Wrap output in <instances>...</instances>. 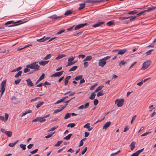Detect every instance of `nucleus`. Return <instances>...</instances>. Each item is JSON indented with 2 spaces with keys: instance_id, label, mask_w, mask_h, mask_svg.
<instances>
[{
  "instance_id": "obj_42",
  "label": "nucleus",
  "mask_w": 156,
  "mask_h": 156,
  "mask_svg": "<svg viewBox=\"0 0 156 156\" xmlns=\"http://www.w3.org/2000/svg\"><path fill=\"white\" fill-rule=\"evenodd\" d=\"M76 62L73 61L71 62H67V65L66 66V67H68V66H72L73 64H74Z\"/></svg>"
},
{
  "instance_id": "obj_58",
  "label": "nucleus",
  "mask_w": 156,
  "mask_h": 156,
  "mask_svg": "<svg viewBox=\"0 0 156 156\" xmlns=\"http://www.w3.org/2000/svg\"><path fill=\"white\" fill-rule=\"evenodd\" d=\"M8 117H9V115L7 113H5V121H7L8 120Z\"/></svg>"
},
{
  "instance_id": "obj_32",
  "label": "nucleus",
  "mask_w": 156,
  "mask_h": 156,
  "mask_svg": "<svg viewBox=\"0 0 156 156\" xmlns=\"http://www.w3.org/2000/svg\"><path fill=\"white\" fill-rule=\"evenodd\" d=\"M19 141V140H17L14 143H10L9 144L8 146L10 147H13Z\"/></svg>"
},
{
  "instance_id": "obj_36",
  "label": "nucleus",
  "mask_w": 156,
  "mask_h": 156,
  "mask_svg": "<svg viewBox=\"0 0 156 156\" xmlns=\"http://www.w3.org/2000/svg\"><path fill=\"white\" fill-rule=\"evenodd\" d=\"M77 67H77V66H73L71 68L69 69V72L74 71L75 70H76V69L77 68Z\"/></svg>"
},
{
  "instance_id": "obj_34",
  "label": "nucleus",
  "mask_w": 156,
  "mask_h": 156,
  "mask_svg": "<svg viewBox=\"0 0 156 156\" xmlns=\"http://www.w3.org/2000/svg\"><path fill=\"white\" fill-rule=\"evenodd\" d=\"M22 73V71H19L18 72V73L15 75V77L16 78L19 77V76H20L21 75Z\"/></svg>"
},
{
  "instance_id": "obj_37",
  "label": "nucleus",
  "mask_w": 156,
  "mask_h": 156,
  "mask_svg": "<svg viewBox=\"0 0 156 156\" xmlns=\"http://www.w3.org/2000/svg\"><path fill=\"white\" fill-rule=\"evenodd\" d=\"M63 142L62 140L58 141L57 143L55 145V147H58L60 146V144H62Z\"/></svg>"
},
{
  "instance_id": "obj_2",
  "label": "nucleus",
  "mask_w": 156,
  "mask_h": 156,
  "mask_svg": "<svg viewBox=\"0 0 156 156\" xmlns=\"http://www.w3.org/2000/svg\"><path fill=\"white\" fill-rule=\"evenodd\" d=\"M26 67L31 69H34V71H38L40 69V67L37 64V62H35L27 65Z\"/></svg>"
},
{
  "instance_id": "obj_24",
  "label": "nucleus",
  "mask_w": 156,
  "mask_h": 156,
  "mask_svg": "<svg viewBox=\"0 0 156 156\" xmlns=\"http://www.w3.org/2000/svg\"><path fill=\"white\" fill-rule=\"evenodd\" d=\"M66 56V55L65 54H61V55H59L57 57L55 58V59L58 60Z\"/></svg>"
},
{
  "instance_id": "obj_45",
  "label": "nucleus",
  "mask_w": 156,
  "mask_h": 156,
  "mask_svg": "<svg viewBox=\"0 0 156 156\" xmlns=\"http://www.w3.org/2000/svg\"><path fill=\"white\" fill-rule=\"evenodd\" d=\"M51 57V54H48L44 58V60H47L50 58Z\"/></svg>"
},
{
  "instance_id": "obj_33",
  "label": "nucleus",
  "mask_w": 156,
  "mask_h": 156,
  "mask_svg": "<svg viewBox=\"0 0 156 156\" xmlns=\"http://www.w3.org/2000/svg\"><path fill=\"white\" fill-rule=\"evenodd\" d=\"M137 16H136H136H131L128 17L129 19V20L130 21H133L134 20V19L135 18H136Z\"/></svg>"
},
{
  "instance_id": "obj_61",
  "label": "nucleus",
  "mask_w": 156,
  "mask_h": 156,
  "mask_svg": "<svg viewBox=\"0 0 156 156\" xmlns=\"http://www.w3.org/2000/svg\"><path fill=\"white\" fill-rule=\"evenodd\" d=\"M29 68H27V67L26 68H25L24 69V72L25 73H26L30 71V69H29Z\"/></svg>"
},
{
  "instance_id": "obj_12",
  "label": "nucleus",
  "mask_w": 156,
  "mask_h": 156,
  "mask_svg": "<svg viewBox=\"0 0 156 156\" xmlns=\"http://www.w3.org/2000/svg\"><path fill=\"white\" fill-rule=\"evenodd\" d=\"M62 17V16H57L56 15L54 14L53 15L49 16L48 17V18L51 19H57L61 18Z\"/></svg>"
},
{
  "instance_id": "obj_25",
  "label": "nucleus",
  "mask_w": 156,
  "mask_h": 156,
  "mask_svg": "<svg viewBox=\"0 0 156 156\" xmlns=\"http://www.w3.org/2000/svg\"><path fill=\"white\" fill-rule=\"evenodd\" d=\"M156 9V6H153L152 7H149L147 8V12L152 11Z\"/></svg>"
},
{
  "instance_id": "obj_52",
  "label": "nucleus",
  "mask_w": 156,
  "mask_h": 156,
  "mask_svg": "<svg viewBox=\"0 0 156 156\" xmlns=\"http://www.w3.org/2000/svg\"><path fill=\"white\" fill-rule=\"evenodd\" d=\"M111 58V56L108 55L105 57H104L102 59L105 61H106V60H108Z\"/></svg>"
},
{
  "instance_id": "obj_51",
  "label": "nucleus",
  "mask_w": 156,
  "mask_h": 156,
  "mask_svg": "<svg viewBox=\"0 0 156 156\" xmlns=\"http://www.w3.org/2000/svg\"><path fill=\"white\" fill-rule=\"evenodd\" d=\"M58 127V126H54V127H53L51 128V129H50L48 131H53L55 130V129H57Z\"/></svg>"
},
{
  "instance_id": "obj_9",
  "label": "nucleus",
  "mask_w": 156,
  "mask_h": 156,
  "mask_svg": "<svg viewBox=\"0 0 156 156\" xmlns=\"http://www.w3.org/2000/svg\"><path fill=\"white\" fill-rule=\"evenodd\" d=\"M106 61H105L102 58L99 60L98 65L99 66L103 67L106 64Z\"/></svg>"
},
{
  "instance_id": "obj_17",
  "label": "nucleus",
  "mask_w": 156,
  "mask_h": 156,
  "mask_svg": "<svg viewBox=\"0 0 156 156\" xmlns=\"http://www.w3.org/2000/svg\"><path fill=\"white\" fill-rule=\"evenodd\" d=\"M71 77V76H68L65 78L64 80V85L65 86H66L68 84L69 80L70 79Z\"/></svg>"
},
{
  "instance_id": "obj_22",
  "label": "nucleus",
  "mask_w": 156,
  "mask_h": 156,
  "mask_svg": "<svg viewBox=\"0 0 156 156\" xmlns=\"http://www.w3.org/2000/svg\"><path fill=\"white\" fill-rule=\"evenodd\" d=\"M84 2L89 3L92 4L96 3V0H87L84 1Z\"/></svg>"
},
{
  "instance_id": "obj_44",
  "label": "nucleus",
  "mask_w": 156,
  "mask_h": 156,
  "mask_svg": "<svg viewBox=\"0 0 156 156\" xmlns=\"http://www.w3.org/2000/svg\"><path fill=\"white\" fill-rule=\"evenodd\" d=\"M103 87V86H99L96 89V90H95V92H97L98 91L101 90L102 89V88Z\"/></svg>"
},
{
  "instance_id": "obj_20",
  "label": "nucleus",
  "mask_w": 156,
  "mask_h": 156,
  "mask_svg": "<svg viewBox=\"0 0 156 156\" xmlns=\"http://www.w3.org/2000/svg\"><path fill=\"white\" fill-rule=\"evenodd\" d=\"M136 142L134 141L132 142L130 145V149L131 151H133L135 147V144Z\"/></svg>"
},
{
  "instance_id": "obj_21",
  "label": "nucleus",
  "mask_w": 156,
  "mask_h": 156,
  "mask_svg": "<svg viewBox=\"0 0 156 156\" xmlns=\"http://www.w3.org/2000/svg\"><path fill=\"white\" fill-rule=\"evenodd\" d=\"M73 12L72 10H67L65 13L64 15L65 16H68L71 14Z\"/></svg>"
},
{
  "instance_id": "obj_30",
  "label": "nucleus",
  "mask_w": 156,
  "mask_h": 156,
  "mask_svg": "<svg viewBox=\"0 0 156 156\" xmlns=\"http://www.w3.org/2000/svg\"><path fill=\"white\" fill-rule=\"evenodd\" d=\"M82 75H79L75 77V80L76 81H78L79 80L81 79L82 78Z\"/></svg>"
},
{
  "instance_id": "obj_62",
  "label": "nucleus",
  "mask_w": 156,
  "mask_h": 156,
  "mask_svg": "<svg viewBox=\"0 0 156 156\" xmlns=\"http://www.w3.org/2000/svg\"><path fill=\"white\" fill-rule=\"evenodd\" d=\"M64 100V99H63L62 98L58 100V101H57L55 103V104H58L59 103H60V102H62Z\"/></svg>"
},
{
  "instance_id": "obj_64",
  "label": "nucleus",
  "mask_w": 156,
  "mask_h": 156,
  "mask_svg": "<svg viewBox=\"0 0 156 156\" xmlns=\"http://www.w3.org/2000/svg\"><path fill=\"white\" fill-rule=\"evenodd\" d=\"M89 105V102H87L86 103H85L84 105V108H87Z\"/></svg>"
},
{
  "instance_id": "obj_10",
  "label": "nucleus",
  "mask_w": 156,
  "mask_h": 156,
  "mask_svg": "<svg viewBox=\"0 0 156 156\" xmlns=\"http://www.w3.org/2000/svg\"><path fill=\"white\" fill-rule=\"evenodd\" d=\"M67 105V104H65L63 106H62L61 108H60L56 109H55L54 111V112H53L54 114L57 113L58 112H59L62 111L63 109Z\"/></svg>"
},
{
  "instance_id": "obj_13",
  "label": "nucleus",
  "mask_w": 156,
  "mask_h": 156,
  "mask_svg": "<svg viewBox=\"0 0 156 156\" xmlns=\"http://www.w3.org/2000/svg\"><path fill=\"white\" fill-rule=\"evenodd\" d=\"M49 38H50V37H47L45 38V37H43L40 39H37V41H38L39 42H44L45 41L47 40Z\"/></svg>"
},
{
  "instance_id": "obj_5",
  "label": "nucleus",
  "mask_w": 156,
  "mask_h": 156,
  "mask_svg": "<svg viewBox=\"0 0 156 156\" xmlns=\"http://www.w3.org/2000/svg\"><path fill=\"white\" fill-rule=\"evenodd\" d=\"M124 102V99L123 98L120 99H118L115 100V103L116 104L118 107H121L123 105Z\"/></svg>"
},
{
  "instance_id": "obj_31",
  "label": "nucleus",
  "mask_w": 156,
  "mask_h": 156,
  "mask_svg": "<svg viewBox=\"0 0 156 156\" xmlns=\"http://www.w3.org/2000/svg\"><path fill=\"white\" fill-rule=\"evenodd\" d=\"M72 135V134L71 133H70L67 136H66V137H64L63 139L67 140H69L70 139Z\"/></svg>"
},
{
  "instance_id": "obj_3",
  "label": "nucleus",
  "mask_w": 156,
  "mask_h": 156,
  "mask_svg": "<svg viewBox=\"0 0 156 156\" xmlns=\"http://www.w3.org/2000/svg\"><path fill=\"white\" fill-rule=\"evenodd\" d=\"M6 85V80H4L2 82L1 85V88L2 90L1 93L0 94L1 97L3 94V93L5 92V87Z\"/></svg>"
},
{
  "instance_id": "obj_40",
  "label": "nucleus",
  "mask_w": 156,
  "mask_h": 156,
  "mask_svg": "<svg viewBox=\"0 0 156 156\" xmlns=\"http://www.w3.org/2000/svg\"><path fill=\"white\" fill-rule=\"evenodd\" d=\"M44 102H39V103L37 104L36 105V107L37 108H38L40 107L42 105Z\"/></svg>"
},
{
  "instance_id": "obj_60",
  "label": "nucleus",
  "mask_w": 156,
  "mask_h": 156,
  "mask_svg": "<svg viewBox=\"0 0 156 156\" xmlns=\"http://www.w3.org/2000/svg\"><path fill=\"white\" fill-rule=\"evenodd\" d=\"M136 115H134V116L133 117L132 120L131 121V124H132L133 123V121L136 118Z\"/></svg>"
},
{
  "instance_id": "obj_39",
  "label": "nucleus",
  "mask_w": 156,
  "mask_h": 156,
  "mask_svg": "<svg viewBox=\"0 0 156 156\" xmlns=\"http://www.w3.org/2000/svg\"><path fill=\"white\" fill-rule=\"evenodd\" d=\"M22 68L21 66H20V67H18V68L12 70L11 71V72L12 73V72H14L19 71Z\"/></svg>"
},
{
  "instance_id": "obj_19",
  "label": "nucleus",
  "mask_w": 156,
  "mask_h": 156,
  "mask_svg": "<svg viewBox=\"0 0 156 156\" xmlns=\"http://www.w3.org/2000/svg\"><path fill=\"white\" fill-rule=\"evenodd\" d=\"M45 75L44 73H42L40 77H39V79L36 81L35 84H38L40 81L43 79Z\"/></svg>"
},
{
  "instance_id": "obj_11",
  "label": "nucleus",
  "mask_w": 156,
  "mask_h": 156,
  "mask_svg": "<svg viewBox=\"0 0 156 156\" xmlns=\"http://www.w3.org/2000/svg\"><path fill=\"white\" fill-rule=\"evenodd\" d=\"M63 71H61L58 72H57L55 73L52 75L51 76V77H59L61 76L62 74Z\"/></svg>"
},
{
  "instance_id": "obj_50",
  "label": "nucleus",
  "mask_w": 156,
  "mask_h": 156,
  "mask_svg": "<svg viewBox=\"0 0 156 156\" xmlns=\"http://www.w3.org/2000/svg\"><path fill=\"white\" fill-rule=\"evenodd\" d=\"M126 63V62H124L123 60H122L120 62L119 64V65L120 66H121L122 65H124Z\"/></svg>"
},
{
  "instance_id": "obj_41",
  "label": "nucleus",
  "mask_w": 156,
  "mask_h": 156,
  "mask_svg": "<svg viewBox=\"0 0 156 156\" xmlns=\"http://www.w3.org/2000/svg\"><path fill=\"white\" fill-rule=\"evenodd\" d=\"M71 114L67 113H66L64 117V119H66L69 118L71 117Z\"/></svg>"
},
{
  "instance_id": "obj_47",
  "label": "nucleus",
  "mask_w": 156,
  "mask_h": 156,
  "mask_svg": "<svg viewBox=\"0 0 156 156\" xmlns=\"http://www.w3.org/2000/svg\"><path fill=\"white\" fill-rule=\"evenodd\" d=\"M75 124L74 123H70L67 126L68 127H70L71 128H73L75 126Z\"/></svg>"
},
{
  "instance_id": "obj_43",
  "label": "nucleus",
  "mask_w": 156,
  "mask_h": 156,
  "mask_svg": "<svg viewBox=\"0 0 156 156\" xmlns=\"http://www.w3.org/2000/svg\"><path fill=\"white\" fill-rule=\"evenodd\" d=\"M104 94V93L103 92V91H101L97 93V97H99L100 96L103 95Z\"/></svg>"
},
{
  "instance_id": "obj_49",
  "label": "nucleus",
  "mask_w": 156,
  "mask_h": 156,
  "mask_svg": "<svg viewBox=\"0 0 156 156\" xmlns=\"http://www.w3.org/2000/svg\"><path fill=\"white\" fill-rule=\"evenodd\" d=\"M75 57H74L73 56H71V57H69L68 60V62H71L73 61Z\"/></svg>"
},
{
  "instance_id": "obj_59",
  "label": "nucleus",
  "mask_w": 156,
  "mask_h": 156,
  "mask_svg": "<svg viewBox=\"0 0 156 156\" xmlns=\"http://www.w3.org/2000/svg\"><path fill=\"white\" fill-rule=\"evenodd\" d=\"M144 148H143L141 149H140V150H139L138 151H136V152L138 154V155H139V154L140 153H141V152H142V151H143L144 150Z\"/></svg>"
},
{
  "instance_id": "obj_1",
  "label": "nucleus",
  "mask_w": 156,
  "mask_h": 156,
  "mask_svg": "<svg viewBox=\"0 0 156 156\" xmlns=\"http://www.w3.org/2000/svg\"><path fill=\"white\" fill-rule=\"evenodd\" d=\"M28 21H26L22 22V21L21 20H19L16 22H14L13 20H11L8 21L5 23V25H9L11 24H15L14 25H11L8 26L9 27H14L15 26H18L19 25L23 24L27 22Z\"/></svg>"
},
{
  "instance_id": "obj_38",
  "label": "nucleus",
  "mask_w": 156,
  "mask_h": 156,
  "mask_svg": "<svg viewBox=\"0 0 156 156\" xmlns=\"http://www.w3.org/2000/svg\"><path fill=\"white\" fill-rule=\"evenodd\" d=\"M55 133V132H53L52 133H49L48 135L45 136V138L47 139L51 137Z\"/></svg>"
},
{
  "instance_id": "obj_56",
  "label": "nucleus",
  "mask_w": 156,
  "mask_h": 156,
  "mask_svg": "<svg viewBox=\"0 0 156 156\" xmlns=\"http://www.w3.org/2000/svg\"><path fill=\"white\" fill-rule=\"evenodd\" d=\"M120 150H119V151H117L115 153H113L111 154L110 156H114L116 155L117 154H118L120 152Z\"/></svg>"
},
{
  "instance_id": "obj_6",
  "label": "nucleus",
  "mask_w": 156,
  "mask_h": 156,
  "mask_svg": "<svg viewBox=\"0 0 156 156\" xmlns=\"http://www.w3.org/2000/svg\"><path fill=\"white\" fill-rule=\"evenodd\" d=\"M127 51L126 49H115L113 51V52L117 53L118 55H123Z\"/></svg>"
},
{
  "instance_id": "obj_15",
  "label": "nucleus",
  "mask_w": 156,
  "mask_h": 156,
  "mask_svg": "<svg viewBox=\"0 0 156 156\" xmlns=\"http://www.w3.org/2000/svg\"><path fill=\"white\" fill-rule=\"evenodd\" d=\"M111 124V122L110 121L106 122L104 125L103 129H106L110 126Z\"/></svg>"
},
{
  "instance_id": "obj_29",
  "label": "nucleus",
  "mask_w": 156,
  "mask_h": 156,
  "mask_svg": "<svg viewBox=\"0 0 156 156\" xmlns=\"http://www.w3.org/2000/svg\"><path fill=\"white\" fill-rule=\"evenodd\" d=\"M138 11L136 10H134L129 12L127 13L129 15H133L137 13Z\"/></svg>"
},
{
  "instance_id": "obj_23",
  "label": "nucleus",
  "mask_w": 156,
  "mask_h": 156,
  "mask_svg": "<svg viewBox=\"0 0 156 156\" xmlns=\"http://www.w3.org/2000/svg\"><path fill=\"white\" fill-rule=\"evenodd\" d=\"M80 6L78 8V10H81L84 8L85 7V3H82L80 4H79Z\"/></svg>"
},
{
  "instance_id": "obj_54",
  "label": "nucleus",
  "mask_w": 156,
  "mask_h": 156,
  "mask_svg": "<svg viewBox=\"0 0 156 156\" xmlns=\"http://www.w3.org/2000/svg\"><path fill=\"white\" fill-rule=\"evenodd\" d=\"M151 133V132H146L143 134H142L141 136H147L148 134Z\"/></svg>"
},
{
  "instance_id": "obj_18",
  "label": "nucleus",
  "mask_w": 156,
  "mask_h": 156,
  "mask_svg": "<svg viewBox=\"0 0 156 156\" xmlns=\"http://www.w3.org/2000/svg\"><path fill=\"white\" fill-rule=\"evenodd\" d=\"M49 62L48 61H40L39 62V64L41 66H44L47 64Z\"/></svg>"
},
{
  "instance_id": "obj_4",
  "label": "nucleus",
  "mask_w": 156,
  "mask_h": 156,
  "mask_svg": "<svg viewBox=\"0 0 156 156\" xmlns=\"http://www.w3.org/2000/svg\"><path fill=\"white\" fill-rule=\"evenodd\" d=\"M151 62L150 60L144 62L143 64V66L141 68V70H144L146 69L151 64Z\"/></svg>"
},
{
  "instance_id": "obj_53",
  "label": "nucleus",
  "mask_w": 156,
  "mask_h": 156,
  "mask_svg": "<svg viewBox=\"0 0 156 156\" xmlns=\"http://www.w3.org/2000/svg\"><path fill=\"white\" fill-rule=\"evenodd\" d=\"M129 19L128 17H120L119 18V20H123L126 19Z\"/></svg>"
},
{
  "instance_id": "obj_28",
  "label": "nucleus",
  "mask_w": 156,
  "mask_h": 156,
  "mask_svg": "<svg viewBox=\"0 0 156 156\" xmlns=\"http://www.w3.org/2000/svg\"><path fill=\"white\" fill-rule=\"evenodd\" d=\"M95 92L94 91V92L91 93V94L90 97L89 98L91 100H92L94 98L95 96H96Z\"/></svg>"
},
{
  "instance_id": "obj_57",
  "label": "nucleus",
  "mask_w": 156,
  "mask_h": 156,
  "mask_svg": "<svg viewBox=\"0 0 156 156\" xmlns=\"http://www.w3.org/2000/svg\"><path fill=\"white\" fill-rule=\"evenodd\" d=\"M98 101L97 99H95L94 100V104L95 105H96L98 104Z\"/></svg>"
},
{
  "instance_id": "obj_14",
  "label": "nucleus",
  "mask_w": 156,
  "mask_h": 156,
  "mask_svg": "<svg viewBox=\"0 0 156 156\" xmlns=\"http://www.w3.org/2000/svg\"><path fill=\"white\" fill-rule=\"evenodd\" d=\"M26 81L27 82V85L29 87H33L34 85V84L32 83L31 80L28 78L26 80Z\"/></svg>"
},
{
  "instance_id": "obj_48",
  "label": "nucleus",
  "mask_w": 156,
  "mask_h": 156,
  "mask_svg": "<svg viewBox=\"0 0 156 156\" xmlns=\"http://www.w3.org/2000/svg\"><path fill=\"white\" fill-rule=\"evenodd\" d=\"M26 145L23 144H21L20 145V147L23 150H25L26 149Z\"/></svg>"
},
{
  "instance_id": "obj_55",
  "label": "nucleus",
  "mask_w": 156,
  "mask_h": 156,
  "mask_svg": "<svg viewBox=\"0 0 156 156\" xmlns=\"http://www.w3.org/2000/svg\"><path fill=\"white\" fill-rule=\"evenodd\" d=\"M87 147H86L81 152V154L82 155H83L84 154V153L86 152L87 151Z\"/></svg>"
},
{
  "instance_id": "obj_35",
  "label": "nucleus",
  "mask_w": 156,
  "mask_h": 156,
  "mask_svg": "<svg viewBox=\"0 0 156 156\" xmlns=\"http://www.w3.org/2000/svg\"><path fill=\"white\" fill-rule=\"evenodd\" d=\"M5 134L9 137H11L12 136V132L10 131H6Z\"/></svg>"
},
{
  "instance_id": "obj_16",
  "label": "nucleus",
  "mask_w": 156,
  "mask_h": 156,
  "mask_svg": "<svg viewBox=\"0 0 156 156\" xmlns=\"http://www.w3.org/2000/svg\"><path fill=\"white\" fill-rule=\"evenodd\" d=\"M105 22L103 21L98 22L96 23L93 25V27H96L100 26L101 25L104 24Z\"/></svg>"
},
{
  "instance_id": "obj_26",
  "label": "nucleus",
  "mask_w": 156,
  "mask_h": 156,
  "mask_svg": "<svg viewBox=\"0 0 156 156\" xmlns=\"http://www.w3.org/2000/svg\"><path fill=\"white\" fill-rule=\"evenodd\" d=\"M92 59V57L91 55L87 56L86 57V58L83 60V61H90Z\"/></svg>"
},
{
  "instance_id": "obj_7",
  "label": "nucleus",
  "mask_w": 156,
  "mask_h": 156,
  "mask_svg": "<svg viewBox=\"0 0 156 156\" xmlns=\"http://www.w3.org/2000/svg\"><path fill=\"white\" fill-rule=\"evenodd\" d=\"M46 120L45 119H44V117H38L36 119H33L32 120V122H44Z\"/></svg>"
},
{
  "instance_id": "obj_63",
  "label": "nucleus",
  "mask_w": 156,
  "mask_h": 156,
  "mask_svg": "<svg viewBox=\"0 0 156 156\" xmlns=\"http://www.w3.org/2000/svg\"><path fill=\"white\" fill-rule=\"evenodd\" d=\"M90 124L89 123H86L84 126V128H88L90 126Z\"/></svg>"
},
{
  "instance_id": "obj_8",
  "label": "nucleus",
  "mask_w": 156,
  "mask_h": 156,
  "mask_svg": "<svg viewBox=\"0 0 156 156\" xmlns=\"http://www.w3.org/2000/svg\"><path fill=\"white\" fill-rule=\"evenodd\" d=\"M87 25V23L80 24L77 25L74 28V30H79V29H80L81 28L83 27L84 26H85L86 25Z\"/></svg>"
},
{
  "instance_id": "obj_46",
  "label": "nucleus",
  "mask_w": 156,
  "mask_h": 156,
  "mask_svg": "<svg viewBox=\"0 0 156 156\" xmlns=\"http://www.w3.org/2000/svg\"><path fill=\"white\" fill-rule=\"evenodd\" d=\"M21 80V79H17L15 80L14 83L16 84L17 85L20 83Z\"/></svg>"
},
{
  "instance_id": "obj_27",
  "label": "nucleus",
  "mask_w": 156,
  "mask_h": 156,
  "mask_svg": "<svg viewBox=\"0 0 156 156\" xmlns=\"http://www.w3.org/2000/svg\"><path fill=\"white\" fill-rule=\"evenodd\" d=\"M115 23L113 22V21H111L108 22L106 24L107 26L110 27L112 25H114Z\"/></svg>"
}]
</instances>
